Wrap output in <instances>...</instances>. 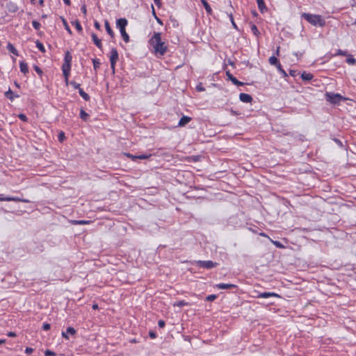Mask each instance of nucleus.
I'll list each match as a JSON object with an SVG mask.
<instances>
[{
    "mask_svg": "<svg viewBox=\"0 0 356 356\" xmlns=\"http://www.w3.org/2000/svg\"><path fill=\"white\" fill-rule=\"evenodd\" d=\"M326 100L332 104H339L341 101H346L348 98L339 93L326 92L325 94Z\"/></svg>",
    "mask_w": 356,
    "mask_h": 356,
    "instance_id": "3",
    "label": "nucleus"
},
{
    "mask_svg": "<svg viewBox=\"0 0 356 356\" xmlns=\"http://www.w3.org/2000/svg\"><path fill=\"white\" fill-rule=\"evenodd\" d=\"M226 75L228 78L229 80H230L233 84L236 85V86H243V82H241L239 81L236 77H234L231 73L229 71H227L226 72Z\"/></svg>",
    "mask_w": 356,
    "mask_h": 356,
    "instance_id": "7",
    "label": "nucleus"
},
{
    "mask_svg": "<svg viewBox=\"0 0 356 356\" xmlns=\"http://www.w3.org/2000/svg\"><path fill=\"white\" fill-rule=\"evenodd\" d=\"M18 118H19L21 120L24 121V122H27V120H28V118H27V117L26 116V115H24V114H23V113H20V114H19Z\"/></svg>",
    "mask_w": 356,
    "mask_h": 356,
    "instance_id": "46",
    "label": "nucleus"
},
{
    "mask_svg": "<svg viewBox=\"0 0 356 356\" xmlns=\"http://www.w3.org/2000/svg\"><path fill=\"white\" fill-rule=\"evenodd\" d=\"M32 25L34 27V29H36V30H38L40 29V24L38 22L35 21V20H33L32 22Z\"/></svg>",
    "mask_w": 356,
    "mask_h": 356,
    "instance_id": "40",
    "label": "nucleus"
},
{
    "mask_svg": "<svg viewBox=\"0 0 356 356\" xmlns=\"http://www.w3.org/2000/svg\"><path fill=\"white\" fill-rule=\"evenodd\" d=\"M91 37H92V41L93 42L95 43V44L100 49H102V41L100 39L98 38L97 35L94 33H92L91 34Z\"/></svg>",
    "mask_w": 356,
    "mask_h": 356,
    "instance_id": "13",
    "label": "nucleus"
},
{
    "mask_svg": "<svg viewBox=\"0 0 356 356\" xmlns=\"http://www.w3.org/2000/svg\"><path fill=\"white\" fill-rule=\"evenodd\" d=\"M8 337H15V336H16V334H15V332H9L8 333Z\"/></svg>",
    "mask_w": 356,
    "mask_h": 356,
    "instance_id": "60",
    "label": "nucleus"
},
{
    "mask_svg": "<svg viewBox=\"0 0 356 356\" xmlns=\"http://www.w3.org/2000/svg\"><path fill=\"white\" fill-rule=\"evenodd\" d=\"M216 287L220 289H236L237 287L235 284H224L220 283L216 285Z\"/></svg>",
    "mask_w": 356,
    "mask_h": 356,
    "instance_id": "12",
    "label": "nucleus"
},
{
    "mask_svg": "<svg viewBox=\"0 0 356 356\" xmlns=\"http://www.w3.org/2000/svg\"><path fill=\"white\" fill-rule=\"evenodd\" d=\"M5 96L10 101H13L15 97H19V96L18 95H14L13 92L11 90V89H8V91L5 92Z\"/></svg>",
    "mask_w": 356,
    "mask_h": 356,
    "instance_id": "16",
    "label": "nucleus"
},
{
    "mask_svg": "<svg viewBox=\"0 0 356 356\" xmlns=\"http://www.w3.org/2000/svg\"><path fill=\"white\" fill-rule=\"evenodd\" d=\"M92 63H93L94 69L95 71H97V70L100 66V62L99 61V60L94 58V59H92Z\"/></svg>",
    "mask_w": 356,
    "mask_h": 356,
    "instance_id": "33",
    "label": "nucleus"
},
{
    "mask_svg": "<svg viewBox=\"0 0 356 356\" xmlns=\"http://www.w3.org/2000/svg\"><path fill=\"white\" fill-rule=\"evenodd\" d=\"M196 90L199 92H203L205 90V88L204 87L202 86V84L201 83H200L197 86H196Z\"/></svg>",
    "mask_w": 356,
    "mask_h": 356,
    "instance_id": "44",
    "label": "nucleus"
},
{
    "mask_svg": "<svg viewBox=\"0 0 356 356\" xmlns=\"http://www.w3.org/2000/svg\"><path fill=\"white\" fill-rule=\"evenodd\" d=\"M190 305V304L184 300H180L175 302L173 304V306L177 307H183V306H188Z\"/></svg>",
    "mask_w": 356,
    "mask_h": 356,
    "instance_id": "29",
    "label": "nucleus"
},
{
    "mask_svg": "<svg viewBox=\"0 0 356 356\" xmlns=\"http://www.w3.org/2000/svg\"><path fill=\"white\" fill-rule=\"evenodd\" d=\"M192 118L188 116H183L181 118V119L179 121L178 126L179 127H184L186 124H187L188 122L191 121Z\"/></svg>",
    "mask_w": 356,
    "mask_h": 356,
    "instance_id": "14",
    "label": "nucleus"
},
{
    "mask_svg": "<svg viewBox=\"0 0 356 356\" xmlns=\"http://www.w3.org/2000/svg\"><path fill=\"white\" fill-rule=\"evenodd\" d=\"M152 15L154 16V17L156 18V12H155V10H154V6L152 5Z\"/></svg>",
    "mask_w": 356,
    "mask_h": 356,
    "instance_id": "62",
    "label": "nucleus"
},
{
    "mask_svg": "<svg viewBox=\"0 0 356 356\" xmlns=\"http://www.w3.org/2000/svg\"><path fill=\"white\" fill-rule=\"evenodd\" d=\"M217 298V296L216 295H214V294H212V295H209L208 296L207 298H206V300L207 301H213L214 300H216Z\"/></svg>",
    "mask_w": 356,
    "mask_h": 356,
    "instance_id": "39",
    "label": "nucleus"
},
{
    "mask_svg": "<svg viewBox=\"0 0 356 356\" xmlns=\"http://www.w3.org/2000/svg\"><path fill=\"white\" fill-rule=\"evenodd\" d=\"M50 328H51V325H50V324H49V323H44V324H43V325H42V329H43L44 330H45V331L49 330Z\"/></svg>",
    "mask_w": 356,
    "mask_h": 356,
    "instance_id": "47",
    "label": "nucleus"
},
{
    "mask_svg": "<svg viewBox=\"0 0 356 356\" xmlns=\"http://www.w3.org/2000/svg\"><path fill=\"white\" fill-rule=\"evenodd\" d=\"M229 19H230V21H231V22H232V24L233 27H234V29H238V28H237V26H236V23L234 22V17H233V15H232V13H230V14L229 15Z\"/></svg>",
    "mask_w": 356,
    "mask_h": 356,
    "instance_id": "41",
    "label": "nucleus"
},
{
    "mask_svg": "<svg viewBox=\"0 0 356 356\" xmlns=\"http://www.w3.org/2000/svg\"><path fill=\"white\" fill-rule=\"evenodd\" d=\"M6 8H7L8 12L13 13H16L18 10L17 5L15 2H13V1H9L6 5Z\"/></svg>",
    "mask_w": 356,
    "mask_h": 356,
    "instance_id": "10",
    "label": "nucleus"
},
{
    "mask_svg": "<svg viewBox=\"0 0 356 356\" xmlns=\"http://www.w3.org/2000/svg\"><path fill=\"white\" fill-rule=\"evenodd\" d=\"M150 46L154 49L156 56H163L168 51V45L161 40V33H154L149 40Z\"/></svg>",
    "mask_w": 356,
    "mask_h": 356,
    "instance_id": "1",
    "label": "nucleus"
},
{
    "mask_svg": "<svg viewBox=\"0 0 356 356\" xmlns=\"http://www.w3.org/2000/svg\"><path fill=\"white\" fill-rule=\"evenodd\" d=\"M92 307L93 309H97L99 308V306L97 304L95 303L92 305Z\"/></svg>",
    "mask_w": 356,
    "mask_h": 356,
    "instance_id": "63",
    "label": "nucleus"
},
{
    "mask_svg": "<svg viewBox=\"0 0 356 356\" xmlns=\"http://www.w3.org/2000/svg\"><path fill=\"white\" fill-rule=\"evenodd\" d=\"M72 23L75 26V28L76 29L77 31H82L81 25L80 22L78 20L72 22Z\"/></svg>",
    "mask_w": 356,
    "mask_h": 356,
    "instance_id": "32",
    "label": "nucleus"
},
{
    "mask_svg": "<svg viewBox=\"0 0 356 356\" xmlns=\"http://www.w3.org/2000/svg\"><path fill=\"white\" fill-rule=\"evenodd\" d=\"M79 95L82 97V98L86 101H89L90 97L88 94L83 91L82 88H79Z\"/></svg>",
    "mask_w": 356,
    "mask_h": 356,
    "instance_id": "24",
    "label": "nucleus"
},
{
    "mask_svg": "<svg viewBox=\"0 0 356 356\" xmlns=\"http://www.w3.org/2000/svg\"><path fill=\"white\" fill-rule=\"evenodd\" d=\"M70 84L71 86H73L74 88H76V89H79V88H80V84H79V83H76V81H70Z\"/></svg>",
    "mask_w": 356,
    "mask_h": 356,
    "instance_id": "43",
    "label": "nucleus"
},
{
    "mask_svg": "<svg viewBox=\"0 0 356 356\" xmlns=\"http://www.w3.org/2000/svg\"><path fill=\"white\" fill-rule=\"evenodd\" d=\"M257 298H268L270 297H277L279 298L280 296L275 293L273 292H264V293H259L257 296Z\"/></svg>",
    "mask_w": 356,
    "mask_h": 356,
    "instance_id": "9",
    "label": "nucleus"
},
{
    "mask_svg": "<svg viewBox=\"0 0 356 356\" xmlns=\"http://www.w3.org/2000/svg\"><path fill=\"white\" fill-rule=\"evenodd\" d=\"M64 1V3L67 5V6H70L71 4V2H70V0H63Z\"/></svg>",
    "mask_w": 356,
    "mask_h": 356,
    "instance_id": "64",
    "label": "nucleus"
},
{
    "mask_svg": "<svg viewBox=\"0 0 356 356\" xmlns=\"http://www.w3.org/2000/svg\"><path fill=\"white\" fill-rule=\"evenodd\" d=\"M289 74H290V75H291V76H296V70H291L289 71Z\"/></svg>",
    "mask_w": 356,
    "mask_h": 356,
    "instance_id": "56",
    "label": "nucleus"
},
{
    "mask_svg": "<svg viewBox=\"0 0 356 356\" xmlns=\"http://www.w3.org/2000/svg\"><path fill=\"white\" fill-rule=\"evenodd\" d=\"M302 80L310 81L313 79L314 76L311 73L303 72L301 75Z\"/></svg>",
    "mask_w": 356,
    "mask_h": 356,
    "instance_id": "25",
    "label": "nucleus"
},
{
    "mask_svg": "<svg viewBox=\"0 0 356 356\" xmlns=\"http://www.w3.org/2000/svg\"><path fill=\"white\" fill-rule=\"evenodd\" d=\"M208 15L212 14V9L206 0H200Z\"/></svg>",
    "mask_w": 356,
    "mask_h": 356,
    "instance_id": "19",
    "label": "nucleus"
},
{
    "mask_svg": "<svg viewBox=\"0 0 356 356\" xmlns=\"http://www.w3.org/2000/svg\"><path fill=\"white\" fill-rule=\"evenodd\" d=\"M66 332H67V334H71V335H74V334H76V330H75V329H74V327H68L67 328Z\"/></svg>",
    "mask_w": 356,
    "mask_h": 356,
    "instance_id": "35",
    "label": "nucleus"
},
{
    "mask_svg": "<svg viewBox=\"0 0 356 356\" xmlns=\"http://www.w3.org/2000/svg\"><path fill=\"white\" fill-rule=\"evenodd\" d=\"M72 60V56L69 51L65 52L64 58V63L62 67H71V63Z\"/></svg>",
    "mask_w": 356,
    "mask_h": 356,
    "instance_id": "6",
    "label": "nucleus"
},
{
    "mask_svg": "<svg viewBox=\"0 0 356 356\" xmlns=\"http://www.w3.org/2000/svg\"><path fill=\"white\" fill-rule=\"evenodd\" d=\"M115 64H116V63H113V64H111V70H112L113 74H114V73H115Z\"/></svg>",
    "mask_w": 356,
    "mask_h": 356,
    "instance_id": "58",
    "label": "nucleus"
},
{
    "mask_svg": "<svg viewBox=\"0 0 356 356\" xmlns=\"http://www.w3.org/2000/svg\"><path fill=\"white\" fill-rule=\"evenodd\" d=\"M19 67H20L21 72L22 73H24V74H26V73L29 72L28 65L25 62L21 61L19 63Z\"/></svg>",
    "mask_w": 356,
    "mask_h": 356,
    "instance_id": "18",
    "label": "nucleus"
},
{
    "mask_svg": "<svg viewBox=\"0 0 356 356\" xmlns=\"http://www.w3.org/2000/svg\"><path fill=\"white\" fill-rule=\"evenodd\" d=\"M58 140L60 142H63L64 139L65 138V134L63 131H60L58 136Z\"/></svg>",
    "mask_w": 356,
    "mask_h": 356,
    "instance_id": "42",
    "label": "nucleus"
},
{
    "mask_svg": "<svg viewBox=\"0 0 356 356\" xmlns=\"http://www.w3.org/2000/svg\"><path fill=\"white\" fill-rule=\"evenodd\" d=\"M81 10L82 11V13L84 14V15H86L87 13V9H86V4H83L81 8Z\"/></svg>",
    "mask_w": 356,
    "mask_h": 356,
    "instance_id": "52",
    "label": "nucleus"
},
{
    "mask_svg": "<svg viewBox=\"0 0 356 356\" xmlns=\"http://www.w3.org/2000/svg\"><path fill=\"white\" fill-rule=\"evenodd\" d=\"M127 20L125 18H120L117 20V27L120 29L121 35L125 42L129 41V36L126 32L125 27L127 25Z\"/></svg>",
    "mask_w": 356,
    "mask_h": 356,
    "instance_id": "4",
    "label": "nucleus"
},
{
    "mask_svg": "<svg viewBox=\"0 0 356 356\" xmlns=\"http://www.w3.org/2000/svg\"><path fill=\"white\" fill-rule=\"evenodd\" d=\"M71 67H62L63 74L65 77V81L66 85L69 84V76H70V72Z\"/></svg>",
    "mask_w": 356,
    "mask_h": 356,
    "instance_id": "15",
    "label": "nucleus"
},
{
    "mask_svg": "<svg viewBox=\"0 0 356 356\" xmlns=\"http://www.w3.org/2000/svg\"><path fill=\"white\" fill-rule=\"evenodd\" d=\"M196 265L199 268H203L207 269H211L218 266V264L213 262L212 261H197Z\"/></svg>",
    "mask_w": 356,
    "mask_h": 356,
    "instance_id": "5",
    "label": "nucleus"
},
{
    "mask_svg": "<svg viewBox=\"0 0 356 356\" xmlns=\"http://www.w3.org/2000/svg\"><path fill=\"white\" fill-rule=\"evenodd\" d=\"M348 52L341 49H338L334 56H347Z\"/></svg>",
    "mask_w": 356,
    "mask_h": 356,
    "instance_id": "36",
    "label": "nucleus"
},
{
    "mask_svg": "<svg viewBox=\"0 0 356 356\" xmlns=\"http://www.w3.org/2000/svg\"><path fill=\"white\" fill-rule=\"evenodd\" d=\"M90 222V221L89 220H70V223L72 225H88Z\"/></svg>",
    "mask_w": 356,
    "mask_h": 356,
    "instance_id": "20",
    "label": "nucleus"
},
{
    "mask_svg": "<svg viewBox=\"0 0 356 356\" xmlns=\"http://www.w3.org/2000/svg\"><path fill=\"white\" fill-rule=\"evenodd\" d=\"M33 352V349L32 348L26 347L25 349V353H26L27 355H30Z\"/></svg>",
    "mask_w": 356,
    "mask_h": 356,
    "instance_id": "49",
    "label": "nucleus"
},
{
    "mask_svg": "<svg viewBox=\"0 0 356 356\" xmlns=\"http://www.w3.org/2000/svg\"><path fill=\"white\" fill-rule=\"evenodd\" d=\"M119 58L118 52L115 48H113L111 51L110 55V63L113 65V63H116Z\"/></svg>",
    "mask_w": 356,
    "mask_h": 356,
    "instance_id": "8",
    "label": "nucleus"
},
{
    "mask_svg": "<svg viewBox=\"0 0 356 356\" xmlns=\"http://www.w3.org/2000/svg\"><path fill=\"white\" fill-rule=\"evenodd\" d=\"M158 325L159 327L163 328L165 325V323L163 320H159L158 322Z\"/></svg>",
    "mask_w": 356,
    "mask_h": 356,
    "instance_id": "48",
    "label": "nucleus"
},
{
    "mask_svg": "<svg viewBox=\"0 0 356 356\" xmlns=\"http://www.w3.org/2000/svg\"><path fill=\"white\" fill-rule=\"evenodd\" d=\"M5 201L29 202V201L27 200H24V199H21L19 197H5Z\"/></svg>",
    "mask_w": 356,
    "mask_h": 356,
    "instance_id": "21",
    "label": "nucleus"
},
{
    "mask_svg": "<svg viewBox=\"0 0 356 356\" xmlns=\"http://www.w3.org/2000/svg\"><path fill=\"white\" fill-rule=\"evenodd\" d=\"M80 118L83 120L87 121L88 118H89V115L83 109H81V111H80Z\"/></svg>",
    "mask_w": 356,
    "mask_h": 356,
    "instance_id": "28",
    "label": "nucleus"
},
{
    "mask_svg": "<svg viewBox=\"0 0 356 356\" xmlns=\"http://www.w3.org/2000/svg\"><path fill=\"white\" fill-rule=\"evenodd\" d=\"M274 244L277 247V248H282L283 247V245L280 243V242L279 241H275L273 242Z\"/></svg>",
    "mask_w": 356,
    "mask_h": 356,
    "instance_id": "57",
    "label": "nucleus"
},
{
    "mask_svg": "<svg viewBox=\"0 0 356 356\" xmlns=\"http://www.w3.org/2000/svg\"><path fill=\"white\" fill-rule=\"evenodd\" d=\"M346 62L350 65H355L356 64V59L353 58L352 55L348 54L347 56Z\"/></svg>",
    "mask_w": 356,
    "mask_h": 356,
    "instance_id": "27",
    "label": "nucleus"
},
{
    "mask_svg": "<svg viewBox=\"0 0 356 356\" xmlns=\"http://www.w3.org/2000/svg\"><path fill=\"white\" fill-rule=\"evenodd\" d=\"M251 30L255 35L257 36L259 34V31L255 24H252Z\"/></svg>",
    "mask_w": 356,
    "mask_h": 356,
    "instance_id": "34",
    "label": "nucleus"
},
{
    "mask_svg": "<svg viewBox=\"0 0 356 356\" xmlns=\"http://www.w3.org/2000/svg\"><path fill=\"white\" fill-rule=\"evenodd\" d=\"M268 60H269V63L272 65L277 66L280 64L278 59L274 56L270 57Z\"/></svg>",
    "mask_w": 356,
    "mask_h": 356,
    "instance_id": "26",
    "label": "nucleus"
},
{
    "mask_svg": "<svg viewBox=\"0 0 356 356\" xmlns=\"http://www.w3.org/2000/svg\"><path fill=\"white\" fill-rule=\"evenodd\" d=\"M257 3L258 4V8L261 13H264V11L267 10V8L265 5V2L264 0H257Z\"/></svg>",
    "mask_w": 356,
    "mask_h": 356,
    "instance_id": "17",
    "label": "nucleus"
},
{
    "mask_svg": "<svg viewBox=\"0 0 356 356\" xmlns=\"http://www.w3.org/2000/svg\"><path fill=\"white\" fill-rule=\"evenodd\" d=\"M239 99L241 102L245 103H250L253 99L250 95L246 93H241Z\"/></svg>",
    "mask_w": 356,
    "mask_h": 356,
    "instance_id": "11",
    "label": "nucleus"
},
{
    "mask_svg": "<svg viewBox=\"0 0 356 356\" xmlns=\"http://www.w3.org/2000/svg\"><path fill=\"white\" fill-rule=\"evenodd\" d=\"M301 17L314 26L323 27L325 25V21L323 19L321 15L303 13Z\"/></svg>",
    "mask_w": 356,
    "mask_h": 356,
    "instance_id": "2",
    "label": "nucleus"
},
{
    "mask_svg": "<svg viewBox=\"0 0 356 356\" xmlns=\"http://www.w3.org/2000/svg\"><path fill=\"white\" fill-rule=\"evenodd\" d=\"M35 44H36V47L38 48V49L42 51V52H45V49H44V45L42 44V43L41 42H40L39 40H36L35 41Z\"/></svg>",
    "mask_w": 356,
    "mask_h": 356,
    "instance_id": "30",
    "label": "nucleus"
},
{
    "mask_svg": "<svg viewBox=\"0 0 356 356\" xmlns=\"http://www.w3.org/2000/svg\"><path fill=\"white\" fill-rule=\"evenodd\" d=\"M33 68L40 76H42V70L38 65H34Z\"/></svg>",
    "mask_w": 356,
    "mask_h": 356,
    "instance_id": "45",
    "label": "nucleus"
},
{
    "mask_svg": "<svg viewBox=\"0 0 356 356\" xmlns=\"http://www.w3.org/2000/svg\"><path fill=\"white\" fill-rule=\"evenodd\" d=\"M149 336L150 337V338L152 339H155L156 337V334L153 331H149Z\"/></svg>",
    "mask_w": 356,
    "mask_h": 356,
    "instance_id": "53",
    "label": "nucleus"
},
{
    "mask_svg": "<svg viewBox=\"0 0 356 356\" xmlns=\"http://www.w3.org/2000/svg\"><path fill=\"white\" fill-rule=\"evenodd\" d=\"M154 1L158 8H161V0H154Z\"/></svg>",
    "mask_w": 356,
    "mask_h": 356,
    "instance_id": "55",
    "label": "nucleus"
},
{
    "mask_svg": "<svg viewBox=\"0 0 356 356\" xmlns=\"http://www.w3.org/2000/svg\"><path fill=\"white\" fill-rule=\"evenodd\" d=\"M334 140L339 146L343 147V143L339 139L334 138Z\"/></svg>",
    "mask_w": 356,
    "mask_h": 356,
    "instance_id": "54",
    "label": "nucleus"
},
{
    "mask_svg": "<svg viewBox=\"0 0 356 356\" xmlns=\"http://www.w3.org/2000/svg\"><path fill=\"white\" fill-rule=\"evenodd\" d=\"M44 355L45 356H56V354L54 351H51L50 350H46L44 352Z\"/></svg>",
    "mask_w": 356,
    "mask_h": 356,
    "instance_id": "38",
    "label": "nucleus"
},
{
    "mask_svg": "<svg viewBox=\"0 0 356 356\" xmlns=\"http://www.w3.org/2000/svg\"><path fill=\"white\" fill-rule=\"evenodd\" d=\"M125 155L127 157L131 158L133 161H136L137 159V156L132 155L129 153H127V154H125Z\"/></svg>",
    "mask_w": 356,
    "mask_h": 356,
    "instance_id": "51",
    "label": "nucleus"
},
{
    "mask_svg": "<svg viewBox=\"0 0 356 356\" xmlns=\"http://www.w3.org/2000/svg\"><path fill=\"white\" fill-rule=\"evenodd\" d=\"M62 21H63V25H64V26H65V29H66V30H67L70 33H72L71 30H70V27H69V26H68V24H67V22H66V20H65L63 17H62Z\"/></svg>",
    "mask_w": 356,
    "mask_h": 356,
    "instance_id": "37",
    "label": "nucleus"
},
{
    "mask_svg": "<svg viewBox=\"0 0 356 356\" xmlns=\"http://www.w3.org/2000/svg\"><path fill=\"white\" fill-rule=\"evenodd\" d=\"M105 29H106L107 33H108V35L111 38H114V35H115L114 32L113 31L112 29L111 28L110 24L108 21L105 22Z\"/></svg>",
    "mask_w": 356,
    "mask_h": 356,
    "instance_id": "22",
    "label": "nucleus"
},
{
    "mask_svg": "<svg viewBox=\"0 0 356 356\" xmlns=\"http://www.w3.org/2000/svg\"><path fill=\"white\" fill-rule=\"evenodd\" d=\"M94 25L96 29H100V24L98 22H95Z\"/></svg>",
    "mask_w": 356,
    "mask_h": 356,
    "instance_id": "61",
    "label": "nucleus"
},
{
    "mask_svg": "<svg viewBox=\"0 0 356 356\" xmlns=\"http://www.w3.org/2000/svg\"><path fill=\"white\" fill-rule=\"evenodd\" d=\"M67 334H68L67 333V332H62V336H63V338H65V339H69V337H68V335H67Z\"/></svg>",
    "mask_w": 356,
    "mask_h": 356,
    "instance_id": "59",
    "label": "nucleus"
},
{
    "mask_svg": "<svg viewBox=\"0 0 356 356\" xmlns=\"http://www.w3.org/2000/svg\"><path fill=\"white\" fill-rule=\"evenodd\" d=\"M276 67L278 70V71L282 74L284 77L288 76V74H286V71L282 68L280 63L278 65H277Z\"/></svg>",
    "mask_w": 356,
    "mask_h": 356,
    "instance_id": "31",
    "label": "nucleus"
},
{
    "mask_svg": "<svg viewBox=\"0 0 356 356\" xmlns=\"http://www.w3.org/2000/svg\"><path fill=\"white\" fill-rule=\"evenodd\" d=\"M150 156L151 155L141 154V155L137 156V159H146L149 158Z\"/></svg>",
    "mask_w": 356,
    "mask_h": 356,
    "instance_id": "50",
    "label": "nucleus"
},
{
    "mask_svg": "<svg viewBox=\"0 0 356 356\" xmlns=\"http://www.w3.org/2000/svg\"><path fill=\"white\" fill-rule=\"evenodd\" d=\"M7 49L13 53L15 56H18V51L16 49V48L14 47V45L11 43H8L7 46Z\"/></svg>",
    "mask_w": 356,
    "mask_h": 356,
    "instance_id": "23",
    "label": "nucleus"
}]
</instances>
